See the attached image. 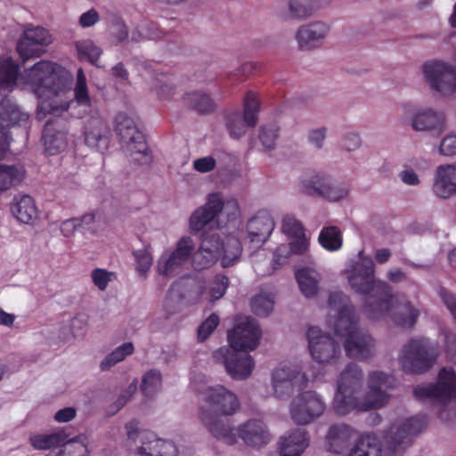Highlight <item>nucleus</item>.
Returning a JSON list of instances; mask_svg holds the SVG:
<instances>
[{"instance_id":"obj_62","label":"nucleus","mask_w":456,"mask_h":456,"mask_svg":"<svg viewBox=\"0 0 456 456\" xmlns=\"http://www.w3.org/2000/svg\"><path fill=\"white\" fill-rule=\"evenodd\" d=\"M77 411L73 407H66L59 410L55 415L54 419L58 422H68L76 417Z\"/></svg>"},{"instance_id":"obj_47","label":"nucleus","mask_w":456,"mask_h":456,"mask_svg":"<svg viewBox=\"0 0 456 456\" xmlns=\"http://www.w3.org/2000/svg\"><path fill=\"white\" fill-rule=\"evenodd\" d=\"M229 285L230 280L226 275L222 273L215 275L208 285L209 301L215 302L222 298L225 295Z\"/></svg>"},{"instance_id":"obj_55","label":"nucleus","mask_w":456,"mask_h":456,"mask_svg":"<svg viewBox=\"0 0 456 456\" xmlns=\"http://www.w3.org/2000/svg\"><path fill=\"white\" fill-rule=\"evenodd\" d=\"M112 275L113 273L102 268H95L91 273L94 284L100 290H105L107 289L109 282L111 281Z\"/></svg>"},{"instance_id":"obj_52","label":"nucleus","mask_w":456,"mask_h":456,"mask_svg":"<svg viewBox=\"0 0 456 456\" xmlns=\"http://www.w3.org/2000/svg\"><path fill=\"white\" fill-rule=\"evenodd\" d=\"M94 218V214L89 213L84 215L81 218L68 219L61 224V231L65 237H69L77 227L81 226L83 224H89L93 223Z\"/></svg>"},{"instance_id":"obj_44","label":"nucleus","mask_w":456,"mask_h":456,"mask_svg":"<svg viewBox=\"0 0 456 456\" xmlns=\"http://www.w3.org/2000/svg\"><path fill=\"white\" fill-rule=\"evenodd\" d=\"M273 294L261 293L252 298L250 306L256 315L265 317L273 311Z\"/></svg>"},{"instance_id":"obj_10","label":"nucleus","mask_w":456,"mask_h":456,"mask_svg":"<svg viewBox=\"0 0 456 456\" xmlns=\"http://www.w3.org/2000/svg\"><path fill=\"white\" fill-rule=\"evenodd\" d=\"M260 102L256 93L248 91L243 101V114L240 111L228 113L225 126L231 137L239 139L246 133L247 127H254L258 120Z\"/></svg>"},{"instance_id":"obj_19","label":"nucleus","mask_w":456,"mask_h":456,"mask_svg":"<svg viewBox=\"0 0 456 456\" xmlns=\"http://www.w3.org/2000/svg\"><path fill=\"white\" fill-rule=\"evenodd\" d=\"M28 116L9 99H4L0 103V159H3L10 146L11 126L26 122Z\"/></svg>"},{"instance_id":"obj_21","label":"nucleus","mask_w":456,"mask_h":456,"mask_svg":"<svg viewBox=\"0 0 456 456\" xmlns=\"http://www.w3.org/2000/svg\"><path fill=\"white\" fill-rule=\"evenodd\" d=\"M305 375H301L298 366L292 364L281 365L275 369L272 376V385L273 393L277 398L289 396L294 389L296 379Z\"/></svg>"},{"instance_id":"obj_20","label":"nucleus","mask_w":456,"mask_h":456,"mask_svg":"<svg viewBox=\"0 0 456 456\" xmlns=\"http://www.w3.org/2000/svg\"><path fill=\"white\" fill-rule=\"evenodd\" d=\"M224 203L217 193H211L208 201L202 207L197 208L190 217V228L192 232H198L208 225L218 214L223 210Z\"/></svg>"},{"instance_id":"obj_60","label":"nucleus","mask_w":456,"mask_h":456,"mask_svg":"<svg viewBox=\"0 0 456 456\" xmlns=\"http://www.w3.org/2000/svg\"><path fill=\"white\" fill-rule=\"evenodd\" d=\"M100 20L99 14L95 9L92 8L89 11L84 12L79 18V25L82 28H88L95 23H97Z\"/></svg>"},{"instance_id":"obj_48","label":"nucleus","mask_w":456,"mask_h":456,"mask_svg":"<svg viewBox=\"0 0 456 456\" xmlns=\"http://www.w3.org/2000/svg\"><path fill=\"white\" fill-rule=\"evenodd\" d=\"M200 248L205 252H208L217 256H221L224 248V241L216 232L203 233L201 236V243Z\"/></svg>"},{"instance_id":"obj_12","label":"nucleus","mask_w":456,"mask_h":456,"mask_svg":"<svg viewBox=\"0 0 456 456\" xmlns=\"http://www.w3.org/2000/svg\"><path fill=\"white\" fill-rule=\"evenodd\" d=\"M456 393V373L452 369L443 368L436 383L417 386L413 395L417 399H434L445 407Z\"/></svg>"},{"instance_id":"obj_2","label":"nucleus","mask_w":456,"mask_h":456,"mask_svg":"<svg viewBox=\"0 0 456 456\" xmlns=\"http://www.w3.org/2000/svg\"><path fill=\"white\" fill-rule=\"evenodd\" d=\"M393 381L394 378L383 371H372L368 379L369 391L361 400L362 371L356 363H348L338 380L333 402L335 412L344 416L354 411H367L383 406L388 399L387 390L392 387Z\"/></svg>"},{"instance_id":"obj_6","label":"nucleus","mask_w":456,"mask_h":456,"mask_svg":"<svg viewBox=\"0 0 456 456\" xmlns=\"http://www.w3.org/2000/svg\"><path fill=\"white\" fill-rule=\"evenodd\" d=\"M206 405L200 409V418L208 430L229 445L237 441L236 433L222 416L233 415L240 409V402L234 393L221 385L208 387L204 392Z\"/></svg>"},{"instance_id":"obj_13","label":"nucleus","mask_w":456,"mask_h":456,"mask_svg":"<svg viewBox=\"0 0 456 456\" xmlns=\"http://www.w3.org/2000/svg\"><path fill=\"white\" fill-rule=\"evenodd\" d=\"M308 347L314 360L320 364L336 363L341 347L330 335L323 334L318 327H310L306 333Z\"/></svg>"},{"instance_id":"obj_26","label":"nucleus","mask_w":456,"mask_h":456,"mask_svg":"<svg viewBox=\"0 0 456 456\" xmlns=\"http://www.w3.org/2000/svg\"><path fill=\"white\" fill-rule=\"evenodd\" d=\"M433 191L441 199H449L456 193V165H441L437 167Z\"/></svg>"},{"instance_id":"obj_18","label":"nucleus","mask_w":456,"mask_h":456,"mask_svg":"<svg viewBox=\"0 0 456 456\" xmlns=\"http://www.w3.org/2000/svg\"><path fill=\"white\" fill-rule=\"evenodd\" d=\"M83 121V135L85 143L98 151H105L110 144V131L100 114L99 110H91L85 117Z\"/></svg>"},{"instance_id":"obj_7","label":"nucleus","mask_w":456,"mask_h":456,"mask_svg":"<svg viewBox=\"0 0 456 456\" xmlns=\"http://www.w3.org/2000/svg\"><path fill=\"white\" fill-rule=\"evenodd\" d=\"M115 131L119 136L122 147L129 153L131 161L138 165H148L152 156L144 134L136 127L134 120L126 113L115 117Z\"/></svg>"},{"instance_id":"obj_49","label":"nucleus","mask_w":456,"mask_h":456,"mask_svg":"<svg viewBox=\"0 0 456 456\" xmlns=\"http://www.w3.org/2000/svg\"><path fill=\"white\" fill-rule=\"evenodd\" d=\"M281 230L284 234L291 238L303 237L305 234L302 223L291 215H286L283 217Z\"/></svg>"},{"instance_id":"obj_4","label":"nucleus","mask_w":456,"mask_h":456,"mask_svg":"<svg viewBox=\"0 0 456 456\" xmlns=\"http://www.w3.org/2000/svg\"><path fill=\"white\" fill-rule=\"evenodd\" d=\"M23 80L36 96L43 100L42 108L53 115L68 110L73 104V102L67 100L57 103L53 99L65 94L68 89L67 72L60 64L40 61L25 70Z\"/></svg>"},{"instance_id":"obj_40","label":"nucleus","mask_w":456,"mask_h":456,"mask_svg":"<svg viewBox=\"0 0 456 456\" xmlns=\"http://www.w3.org/2000/svg\"><path fill=\"white\" fill-rule=\"evenodd\" d=\"M19 66L12 60L5 59L0 62V89L7 90L16 85Z\"/></svg>"},{"instance_id":"obj_34","label":"nucleus","mask_w":456,"mask_h":456,"mask_svg":"<svg viewBox=\"0 0 456 456\" xmlns=\"http://www.w3.org/2000/svg\"><path fill=\"white\" fill-rule=\"evenodd\" d=\"M294 241H291L289 244V249L286 246H281L277 248L274 255H273V264L274 265H282L287 259L289 253L296 255H303L308 249L309 243L305 238V235L303 237H296Z\"/></svg>"},{"instance_id":"obj_63","label":"nucleus","mask_w":456,"mask_h":456,"mask_svg":"<svg viewBox=\"0 0 456 456\" xmlns=\"http://www.w3.org/2000/svg\"><path fill=\"white\" fill-rule=\"evenodd\" d=\"M326 129L319 128L311 131L309 134V141L314 143L318 149L322 148V142L325 139Z\"/></svg>"},{"instance_id":"obj_64","label":"nucleus","mask_w":456,"mask_h":456,"mask_svg":"<svg viewBox=\"0 0 456 456\" xmlns=\"http://www.w3.org/2000/svg\"><path fill=\"white\" fill-rule=\"evenodd\" d=\"M361 144V139L356 134H349L346 136L343 142V147L348 151H354L357 149Z\"/></svg>"},{"instance_id":"obj_58","label":"nucleus","mask_w":456,"mask_h":456,"mask_svg":"<svg viewBox=\"0 0 456 456\" xmlns=\"http://www.w3.org/2000/svg\"><path fill=\"white\" fill-rule=\"evenodd\" d=\"M439 151L442 155H456V135L449 134L445 136L440 144Z\"/></svg>"},{"instance_id":"obj_57","label":"nucleus","mask_w":456,"mask_h":456,"mask_svg":"<svg viewBox=\"0 0 456 456\" xmlns=\"http://www.w3.org/2000/svg\"><path fill=\"white\" fill-rule=\"evenodd\" d=\"M136 269L140 273H146L152 265V257L146 250L134 252Z\"/></svg>"},{"instance_id":"obj_33","label":"nucleus","mask_w":456,"mask_h":456,"mask_svg":"<svg viewBox=\"0 0 456 456\" xmlns=\"http://www.w3.org/2000/svg\"><path fill=\"white\" fill-rule=\"evenodd\" d=\"M296 280L302 294L313 297L318 292L317 273L311 268H301L296 272Z\"/></svg>"},{"instance_id":"obj_14","label":"nucleus","mask_w":456,"mask_h":456,"mask_svg":"<svg viewBox=\"0 0 456 456\" xmlns=\"http://www.w3.org/2000/svg\"><path fill=\"white\" fill-rule=\"evenodd\" d=\"M326 404L314 391H305L297 395L291 402L290 416L298 425H307L321 417Z\"/></svg>"},{"instance_id":"obj_22","label":"nucleus","mask_w":456,"mask_h":456,"mask_svg":"<svg viewBox=\"0 0 456 456\" xmlns=\"http://www.w3.org/2000/svg\"><path fill=\"white\" fill-rule=\"evenodd\" d=\"M355 435V430L349 425L344 423L331 425L325 437V446L333 453L348 452Z\"/></svg>"},{"instance_id":"obj_30","label":"nucleus","mask_w":456,"mask_h":456,"mask_svg":"<svg viewBox=\"0 0 456 456\" xmlns=\"http://www.w3.org/2000/svg\"><path fill=\"white\" fill-rule=\"evenodd\" d=\"M43 140L45 151L49 155H55L64 151L68 144L67 134L63 130H57L53 122L48 121L43 131Z\"/></svg>"},{"instance_id":"obj_15","label":"nucleus","mask_w":456,"mask_h":456,"mask_svg":"<svg viewBox=\"0 0 456 456\" xmlns=\"http://www.w3.org/2000/svg\"><path fill=\"white\" fill-rule=\"evenodd\" d=\"M195 249L191 237H182L172 252H165L158 261V271L163 276H175L181 273L187 265Z\"/></svg>"},{"instance_id":"obj_61","label":"nucleus","mask_w":456,"mask_h":456,"mask_svg":"<svg viewBox=\"0 0 456 456\" xmlns=\"http://www.w3.org/2000/svg\"><path fill=\"white\" fill-rule=\"evenodd\" d=\"M114 36L118 42H124L128 38V30L122 20H117L114 24Z\"/></svg>"},{"instance_id":"obj_16","label":"nucleus","mask_w":456,"mask_h":456,"mask_svg":"<svg viewBox=\"0 0 456 456\" xmlns=\"http://www.w3.org/2000/svg\"><path fill=\"white\" fill-rule=\"evenodd\" d=\"M423 73L431 88L444 95L456 91V68L440 61L423 65Z\"/></svg>"},{"instance_id":"obj_37","label":"nucleus","mask_w":456,"mask_h":456,"mask_svg":"<svg viewBox=\"0 0 456 456\" xmlns=\"http://www.w3.org/2000/svg\"><path fill=\"white\" fill-rule=\"evenodd\" d=\"M320 245L328 251H337L343 245V236L338 226L323 227L318 238Z\"/></svg>"},{"instance_id":"obj_39","label":"nucleus","mask_w":456,"mask_h":456,"mask_svg":"<svg viewBox=\"0 0 456 456\" xmlns=\"http://www.w3.org/2000/svg\"><path fill=\"white\" fill-rule=\"evenodd\" d=\"M319 8L318 0H289V12L293 19L304 20L312 16Z\"/></svg>"},{"instance_id":"obj_5","label":"nucleus","mask_w":456,"mask_h":456,"mask_svg":"<svg viewBox=\"0 0 456 456\" xmlns=\"http://www.w3.org/2000/svg\"><path fill=\"white\" fill-rule=\"evenodd\" d=\"M329 305L338 311L334 330L344 338L346 354L358 360L370 357L374 340L367 331L359 328V320L350 298L341 291H333L329 296Z\"/></svg>"},{"instance_id":"obj_59","label":"nucleus","mask_w":456,"mask_h":456,"mask_svg":"<svg viewBox=\"0 0 456 456\" xmlns=\"http://www.w3.org/2000/svg\"><path fill=\"white\" fill-rule=\"evenodd\" d=\"M193 167L200 173L212 171L216 167V159L213 157H204L194 160Z\"/></svg>"},{"instance_id":"obj_56","label":"nucleus","mask_w":456,"mask_h":456,"mask_svg":"<svg viewBox=\"0 0 456 456\" xmlns=\"http://www.w3.org/2000/svg\"><path fill=\"white\" fill-rule=\"evenodd\" d=\"M74 99L77 105L83 106L89 110H97L93 108L91 104V98L88 94L87 85L86 86H76L74 90Z\"/></svg>"},{"instance_id":"obj_17","label":"nucleus","mask_w":456,"mask_h":456,"mask_svg":"<svg viewBox=\"0 0 456 456\" xmlns=\"http://www.w3.org/2000/svg\"><path fill=\"white\" fill-rule=\"evenodd\" d=\"M301 191L306 195L321 197L330 201L340 200L348 193L347 187L334 184L329 176L320 173L303 177Z\"/></svg>"},{"instance_id":"obj_45","label":"nucleus","mask_w":456,"mask_h":456,"mask_svg":"<svg viewBox=\"0 0 456 456\" xmlns=\"http://www.w3.org/2000/svg\"><path fill=\"white\" fill-rule=\"evenodd\" d=\"M162 377L160 371L150 370L142 379L141 390L147 397L154 395L161 387Z\"/></svg>"},{"instance_id":"obj_1","label":"nucleus","mask_w":456,"mask_h":456,"mask_svg":"<svg viewBox=\"0 0 456 456\" xmlns=\"http://www.w3.org/2000/svg\"><path fill=\"white\" fill-rule=\"evenodd\" d=\"M348 283L352 289L363 297L362 309L369 319L379 320L390 316L403 328L415 325L419 311L410 302L397 305L394 313V295L391 285L375 278V265L370 257H363L348 271Z\"/></svg>"},{"instance_id":"obj_51","label":"nucleus","mask_w":456,"mask_h":456,"mask_svg":"<svg viewBox=\"0 0 456 456\" xmlns=\"http://www.w3.org/2000/svg\"><path fill=\"white\" fill-rule=\"evenodd\" d=\"M192 265L197 271L204 270L211 267L219 258V256L203 251L201 248L192 253Z\"/></svg>"},{"instance_id":"obj_29","label":"nucleus","mask_w":456,"mask_h":456,"mask_svg":"<svg viewBox=\"0 0 456 456\" xmlns=\"http://www.w3.org/2000/svg\"><path fill=\"white\" fill-rule=\"evenodd\" d=\"M411 126L416 131L441 134L445 128L444 116L432 110H423L414 114L411 118Z\"/></svg>"},{"instance_id":"obj_46","label":"nucleus","mask_w":456,"mask_h":456,"mask_svg":"<svg viewBox=\"0 0 456 456\" xmlns=\"http://www.w3.org/2000/svg\"><path fill=\"white\" fill-rule=\"evenodd\" d=\"M77 54L80 59L87 60L92 64L98 66V61L102 50L93 41L86 40L76 44Z\"/></svg>"},{"instance_id":"obj_32","label":"nucleus","mask_w":456,"mask_h":456,"mask_svg":"<svg viewBox=\"0 0 456 456\" xmlns=\"http://www.w3.org/2000/svg\"><path fill=\"white\" fill-rule=\"evenodd\" d=\"M347 456H381V446L376 436H362L348 451Z\"/></svg>"},{"instance_id":"obj_27","label":"nucleus","mask_w":456,"mask_h":456,"mask_svg":"<svg viewBox=\"0 0 456 456\" xmlns=\"http://www.w3.org/2000/svg\"><path fill=\"white\" fill-rule=\"evenodd\" d=\"M13 217L20 224H33L37 219L38 211L34 199L29 195H18L10 204Z\"/></svg>"},{"instance_id":"obj_24","label":"nucleus","mask_w":456,"mask_h":456,"mask_svg":"<svg viewBox=\"0 0 456 456\" xmlns=\"http://www.w3.org/2000/svg\"><path fill=\"white\" fill-rule=\"evenodd\" d=\"M329 30V26L321 21L302 26L296 36L300 49L310 50L319 46Z\"/></svg>"},{"instance_id":"obj_23","label":"nucleus","mask_w":456,"mask_h":456,"mask_svg":"<svg viewBox=\"0 0 456 456\" xmlns=\"http://www.w3.org/2000/svg\"><path fill=\"white\" fill-rule=\"evenodd\" d=\"M310 436L304 428H295L279 442V456H300L309 446Z\"/></svg>"},{"instance_id":"obj_3","label":"nucleus","mask_w":456,"mask_h":456,"mask_svg":"<svg viewBox=\"0 0 456 456\" xmlns=\"http://www.w3.org/2000/svg\"><path fill=\"white\" fill-rule=\"evenodd\" d=\"M261 329L251 317L228 331L229 347H220L213 353L214 359L224 364L227 373L234 379H245L255 366L249 351L256 349L261 338Z\"/></svg>"},{"instance_id":"obj_38","label":"nucleus","mask_w":456,"mask_h":456,"mask_svg":"<svg viewBox=\"0 0 456 456\" xmlns=\"http://www.w3.org/2000/svg\"><path fill=\"white\" fill-rule=\"evenodd\" d=\"M24 178V170L14 165L0 164V191L18 185Z\"/></svg>"},{"instance_id":"obj_42","label":"nucleus","mask_w":456,"mask_h":456,"mask_svg":"<svg viewBox=\"0 0 456 456\" xmlns=\"http://www.w3.org/2000/svg\"><path fill=\"white\" fill-rule=\"evenodd\" d=\"M134 347L132 342H126L110 353L101 362L102 370H107L113 365L122 362L127 355L134 353Z\"/></svg>"},{"instance_id":"obj_43","label":"nucleus","mask_w":456,"mask_h":456,"mask_svg":"<svg viewBox=\"0 0 456 456\" xmlns=\"http://www.w3.org/2000/svg\"><path fill=\"white\" fill-rule=\"evenodd\" d=\"M38 44L23 35L17 44V52L20 57L23 61L39 57L45 52V46Z\"/></svg>"},{"instance_id":"obj_31","label":"nucleus","mask_w":456,"mask_h":456,"mask_svg":"<svg viewBox=\"0 0 456 456\" xmlns=\"http://www.w3.org/2000/svg\"><path fill=\"white\" fill-rule=\"evenodd\" d=\"M183 104L200 115L210 114L216 110V102L212 97L201 91H191L184 94Z\"/></svg>"},{"instance_id":"obj_54","label":"nucleus","mask_w":456,"mask_h":456,"mask_svg":"<svg viewBox=\"0 0 456 456\" xmlns=\"http://www.w3.org/2000/svg\"><path fill=\"white\" fill-rule=\"evenodd\" d=\"M23 35L28 39H32L36 43H39L38 45H43L45 46L48 45L52 42L49 32L42 27L26 29Z\"/></svg>"},{"instance_id":"obj_50","label":"nucleus","mask_w":456,"mask_h":456,"mask_svg":"<svg viewBox=\"0 0 456 456\" xmlns=\"http://www.w3.org/2000/svg\"><path fill=\"white\" fill-rule=\"evenodd\" d=\"M279 127L275 124L262 126L259 130V140L266 150H272L275 146L279 137Z\"/></svg>"},{"instance_id":"obj_53","label":"nucleus","mask_w":456,"mask_h":456,"mask_svg":"<svg viewBox=\"0 0 456 456\" xmlns=\"http://www.w3.org/2000/svg\"><path fill=\"white\" fill-rule=\"evenodd\" d=\"M219 324V317L216 314H211L199 327L198 339L204 341L216 329Z\"/></svg>"},{"instance_id":"obj_25","label":"nucleus","mask_w":456,"mask_h":456,"mask_svg":"<svg viewBox=\"0 0 456 456\" xmlns=\"http://www.w3.org/2000/svg\"><path fill=\"white\" fill-rule=\"evenodd\" d=\"M274 226V221L268 212H258L248 222V237L251 242L264 243L271 235Z\"/></svg>"},{"instance_id":"obj_11","label":"nucleus","mask_w":456,"mask_h":456,"mask_svg":"<svg viewBox=\"0 0 456 456\" xmlns=\"http://www.w3.org/2000/svg\"><path fill=\"white\" fill-rule=\"evenodd\" d=\"M424 416H415L402 422H395L385 432L384 439L388 448L396 452L412 443L413 437L419 435L426 427Z\"/></svg>"},{"instance_id":"obj_36","label":"nucleus","mask_w":456,"mask_h":456,"mask_svg":"<svg viewBox=\"0 0 456 456\" xmlns=\"http://www.w3.org/2000/svg\"><path fill=\"white\" fill-rule=\"evenodd\" d=\"M164 35V32L159 28L155 22L142 20L132 31L130 40L134 43L146 39L157 40L163 37Z\"/></svg>"},{"instance_id":"obj_41","label":"nucleus","mask_w":456,"mask_h":456,"mask_svg":"<svg viewBox=\"0 0 456 456\" xmlns=\"http://www.w3.org/2000/svg\"><path fill=\"white\" fill-rule=\"evenodd\" d=\"M242 253V245L239 239L235 237L227 238L226 242H224L222 249V265L229 267L240 257Z\"/></svg>"},{"instance_id":"obj_9","label":"nucleus","mask_w":456,"mask_h":456,"mask_svg":"<svg viewBox=\"0 0 456 456\" xmlns=\"http://www.w3.org/2000/svg\"><path fill=\"white\" fill-rule=\"evenodd\" d=\"M139 422L133 419L126 424L127 439L134 444L140 443L137 453L146 456H176L178 450L176 445L167 440L157 438L153 432L141 430Z\"/></svg>"},{"instance_id":"obj_8","label":"nucleus","mask_w":456,"mask_h":456,"mask_svg":"<svg viewBox=\"0 0 456 456\" xmlns=\"http://www.w3.org/2000/svg\"><path fill=\"white\" fill-rule=\"evenodd\" d=\"M437 356L438 348L429 339L411 338L402 351L400 362L403 371L420 374L434 365Z\"/></svg>"},{"instance_id":"obj_35","label":"nucleus","mask_w":456,"mask_h":456,"mask_svg":"<svg viewBox=\"0 0 456 456\" xmlns=\"http://www.w3.org/2000/svg\"><path fill=\"white\" fill-rule=\"evenodd\" d=\"M67 434L58 431L52 434H37L29 437L30 444L37 450H48L52 447L61 446L65 444Z\"/></svg>"},{"instance_id":"obj_28","label":"nucleus","mask_w":456,"mask_h":456,"mask_svg":"<svg viewBox=\"0 0 456 456\" xmlns=\"http://www.w3.org/2000/svg\"><path fill=\"white\" fill-rule=\"evenodd\" d=\"M238 434L248 445L253 447H261L270 441V436L264 422L257 419H250L241 425Z\"/></svg>"}]
</instances>
